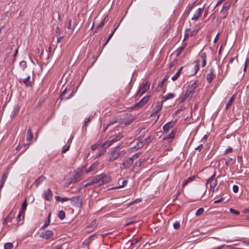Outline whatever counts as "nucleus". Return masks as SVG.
Segmentation results:
<instances>
[{
    "mask_svg": "<svg viewBox=\"0 0 249 249\" xmlns=\"http://www.w3.org/2000/svg\"><path fill=\"white\" fill-rule=\"evenodd\" d=\"M242 243L244 246L249 247V240H245Z\"/></svg>",
    "mask_w": 249,
    "mask_h": 249,
    "instance_id": "obj_57",
    "label": "nucleus"
},
{
    "mask_svg": "<svg viewBox=\"0 0 249 249\" xmlns=\"http://www.w3.org/2000/svg\"><path fill=\"white\" fill-rule=\"evenodd\" d=\"M196 88V85L195 82L191 84L186 91V96H189L191 94H193Z\"/></svg>",
    "mask_w": 249,
    "mask_h": 249,
    "instance_id": "obj_10",
    "label": "nucleus"
},
{
    "mask_svg": "<svg viewBox=\"0 0 249 249\" xmlns=\"http://www.w3.org/2000/svg\"><path fill=\"white\" fill-rule=\"evenodd\" d=\"M55 198L56 201H61L62 202L67 201L69 200V198H68L67 197H61L60 196H55Z\"/></svg>",
    "mask_w": 249,
    "mask_h": 249,
    "instance_id": "obj_25",
    "label": "nucleus"
},
{
    "mask_svg": "<svg viewBox=\"0 0 249 249\" xmlns=\"http://www.w3.org/2000/svg\"><path fill=\"white\" fill-rule=\"evenodd\" d=\"M70 147V144L65 145L63 148L62 152L63 153H65L66 152H67L69 150Z\"/></svg>",
    "mask_w": 249,
    "mask_h": 249,
    "instance_id": "obj_44",
    "label": "nucleus"
},
{
    "mask_svg": "<svg viewBox=\"0 0 249 249\" xmlns=\"http://www.w3.org/2000/svg\"><path fill=\"white\" fill-rule=\"evenodd\" d=\"M19 66L24 70L27 67V63L25 61H21L19 63Z\"/></svg>",
    "mask_w": 249,
    "mask_h": 249,
    "instance_id": "obj_43",
    "label": "nucleus"
},
{
    "mask_svg": "<svg viewBox=\"0 0 249 249\" xmlns=\"http://www.w3.org/2000/svg\"><path fill=\"white\" fill-rule=\"evenodd\" d=\"M43 197L46 200L51 201L53 197V192L50 189H48L43 193Z\"/></svg>",
    "mask_w": 249,
    "mask_h": 249,
    "instance_id": "obj_8",
    "label": "nucleus"
},
{
    "mask_svg": "<svg viewBox=\"0 0 249 249\" xmlns=\"http://www.w3.org/2000/svg\"><path fill=\"white\" fill-rule=\"evenodd\" d=\"M133 120L132 119H131V120H129L128 121H126V122H125L124 124L125 125H129L131 123H132L133 122Z\"/></svg>",
    "mask_w": 249,
    "mask_h": 249,
    "instance_id": "obj_61",
    "label": "nucleus"
},
{
    "mask_svg": "<svg viewBox=\"0 0 249 249\" xmlns=\"http://www.w3.org/2000/svg\"><path fill=\"white\" fill-rule=\"evenodd\" d=\"M141 154H142V153L139 152V153H138L135 154L134 155H133L132 157H131L133 158V160L134 161V159H137L138 157H139L141 155Z\"/></svg>",
    "mask_w": 249,
    "mask_h": 249,
    "instance_id": "obj_49",
    "label": "nucleus"
},
{
    "mask_svg": "<svg viewBox=\"0 0 249 249\" xmlns=\"http://www.w3.org/2000/svg\"><path fill=\"white\" fill-rule=\"evenodd\" d=\"M50 217H51V213L49 214V216L47 218V219L45 220V223L43 225V226L41 227V229H45L50 224Z\"/></svg>",
    "mask_w": 249,
    "mask_h": 249,
    "instance_id": "obj_24",
    "label": "nucleus"
},
{
    "mask_svg": "<svg viewBox=\"0 0 249 249\" xmlns=\"http://www.w3.org/2000/svg\"><path fill=\"white\" fill-rule=\"evenodd\" d=\"M230 5L231 4L229 2L225 3L220 12V16L217 17V19H223L226 18L228 14L227 11L229 9Z\"/></svg>",
    "mask_w": 249,
    "mask_h": 249,
    "instance_id": "obj_1",
    "label": "nucleus"
},
{
    "mask_svg": "<svg viewBox=\"0 0 249 249\" xmlns=\"http://www.w3.org/2000/svg\"><path fill=\"white\" fill-rule=\"evenodd\" d=\"M14 214L12 211L4 219V223H6L9 222H11L12 219L14 218Z\"/></svg>",
    "mask_w": 249,
    "mask_h": 249,
    "instance_id": "obj_17",
    "label": "nucleus"
},
{
    "mask_svg": "<svg viewBox=\"0 0 249 249\" xmlns=\"http://www.w3.org/2000/svg\"><path fill=\"white\" fill-rule=\"evenodd\" d=\"M200 56L202 58V60H206V54L205 53H201Z\"/></svg>",
    "mask_w": 249,
    "mask_h": 249,
    "instance_id": "obj_56",
    "label": "nucleus"
},
{
    "mask_svg": "<svg viewBox=\"0 0 249 249\" xmlns=\"http://www.w3.org/2000/svg\"><path fill=\"white\" fill-rule=\"evenodd\" d=\"M30 76H28L27 78H26L25 79H20L19 82L20 83L23 82L27 86H31V82L30 81Z\"/></svg>",
    "mask_w": 249,
    "mask_h": 249,
    "instance_id": "obj_16",
    "label": "nucleus"
},
{
    "mask_svg": "<svg viewBox=\"0 0 249 249\" xmlns=\"http://www.w3.org/2000/svg\"><path fill=\"white\" fill-rule=\"evenodd\" d=\"M188 97L186 96V94H185L184 97L181 99L180 103H183Z\"/></svg>",
    "mask_w": 249,
    "mask_h": 249,
    "instance_id": "obj_62",
    "label": "nucleus"
},
{
    "mask_svg": "<svg viewBox=\"0 0 249 249\" xmlns=\"http://www.w3.org/2000/svg\"><path fill=\"white\" fill-rule=\"evenodd\" d=\"M98 163H93V164H92V165L89 167V168L88 169H87V170H86L85 171V172H86V173H89V172H91V171H93V170H94V169L95 168H96V167H97V166H98Z\"/></svg>",
    "mask_w": 249,
    "mask_h": 249,
    "instance_id": "obj_22",
    "label": "nucleus"
},
{
    "mask_svg": "<svg viewBox=\"0 0 249 249\" xmlns=\"http://www.w3.org/2000/svg\"><path fill=\"white\" fill-rule=\"evenodd\" d=\"M101 175L97 176L95 178L92 179V182L93 183H98L99 185H101Z\"/></svg>",
    "mask_w": 249,
    "mask_h": 249,
    "instance_id": "obj_19",
    "label": "nucleus"
},
{
    "mask_svg": "<svg viewBox=\"0 0 249 249\" xmlns=\"http://www.w3.org/2000/svg\"><path fill=\"white\" fill-rule=\"evenodd\" d=\"M234 98H235V95H233L230 99V100H229L228 103L226 104V107H225V109L226 110H227L230 107V106L231 105V104H232V103L233 102Z\"/></svg>",
    "mask_w": 249,
    "mask_h": 249,
    "instance_id": "obj_21",
    "label": "nucleus"
},
{
    "mask_svg": "<svg viewBox=\"0 0 249 249\" xmlns=\"http://www.w3.org/2000/svg\"><path fill=\"white\" fill-rule=\"evenodd\" d=\"M92 184H94L93 182H92V180L91 181L88 182L86 183H84V182H83V183H82L84 187H86L89 186Z\"/></svg>",
    "mask_w": 249,
    "mask_h": 249,
    "instance_id": "obj_51",
    "label": "nucleus"
},
{
    "mask_svg": "<svg viewBox=\"0 0 249 249\" xmlns=\"http://www.w3.org/2000/svg\"><path fill=\"white\" fill-rule=\"evenodd\" d=\"M24 213H22V212L19 211L18 216L17 217V220L18 221H20L24 219Z\"/></svg>",
    "mask_w": 249,
    "mask_h": 249,
    "instance_id": "obj_32",
    "label": "nucleus"
},
{
    "mask_svg": "<svg viewBox=\"0 0 249 249\" xmlns=\"http://www.w3.org/2000/svg\"><path fill=\"white\" fill-rule=\"evenodd\" d=\"M175 135V131L173 130L172 131V132H171V133L169 134L166 137V138H164V140H167L169 141H170L174 138Z\"/></svg>",
    "mask_w": 249,
    "mask_h": 249,
    "instance_id": "obj_20",
    "label": "nucleus"
},
{
    "mask_svg": "<svg viewBox=\"0 0 249 249\" xmlns=\"http://www.w3.org/2000/svg\"><path fill=\"white\" fill-rule=\"evenodd\" d=\"M106 18H104L96 27V30L101 28L105 24Z\"/></svg>",
    "mask_w": 249,
    "mask_h": 249,
    "instance_id": "obj_37",
    "label": "nucleus"
},
{
    "mask_svg": "<svg viewBox=\"0 0 249 249\" xmlns=\"http://www.w3.org/2000/svg\"><path fill=\"white\" fill-rule=\"evenodd\" d=\"M127 181L126 180H123L122 182V184L120 185V186L118 187H116L115 188H121L126 185L127 184Z\"/></svg>",
    "mask_w": 249,
    "mask_h": 249,
    "instance_id": "obj_46",
    "label": "nucleus"
},
{
    "mask_svg": "<svg viewBox=\"0 0 249 249\" xmlns=\"http://www.w3.org/2000/svg\"><path fill=\"white\" fill-rule=\"evenodd\" d=\"M18 111V109H17L16 108H14V109L13 110L12 113H11V116L12 118L15 117L17 115Z\"/></svg>",
    "mask_w": 249,
    "mask_h": 249,
    "instance_id": "obj_40",
    "label": "nucleus"
},
{
    "mask_svg": "<svg viewBox=\"0 0 249 249\" xmlns=\"http://www.w3.org/2000/svg\"><path fill=\"white\" fill-rule=\"evenodd\" d=\"M142 237H140L138 239H135L133 240H132L130 243V246H133L136 245L139 241L141 240Z\"/></svg>",
    "mask_w": 249,
    "mask_h": 249,
    "instance_id": "obj_41",
    "label": "nucleus"
},
{
    "mask_svg": "<svg viewBox=\"0 0 249 249\" xmlns=\"http://www.w3.org/2000/svg\"><path fill=\"white\" fill-rule=\"evenodd\" d=\"M134 161L132 158H128L125 160L122 164L121 169H127L132 165Z\"/></svg>",
    "mask_w": 249,
    "mask_h": 249,
    "instance_id": "obj_4",
    "label": "nucleus"
},
{
    "mask_svg": "<svg viewBox=\"0 0 249 249\" xmlns=\"http://www.w3.org/2000/svg\"><path fill=\"white\" fill-rule=\"evenodd\" d=\"M8 177V173H5L3 174L2 175V178H1V184H0V188H1L3 186V184L7 178Z\"/></svg>",
    "mask_w": 249,
    "mask_h": 249,
    "instance_id": "obj_28",
    "label": "nucleus"
},
{
    "mask_svg": "<svg viewBox=\"0 0 249 249\" xmlns=\"http://www.w3.org/2000/svg\"><path fill=\"white\" fill-rule=\"evenodd\" d=\"M117 28H116L109 35V36L108 37V39L107 40V41L106 42V43H105V45H107V44L108 42V41H109V40L111 39V38L112 37V36L113 35L114 32H115V31L116 30Z\"/></svg>",
    "mask_w": 249,
    "mask_h": 249,
    "instance_id": "obj_42",
    "label": "nucleus"
},
{
    "mask_svg": "<svg viewBox=\"0 0 249 249\" xmlns=\"http://www.w3.org/2000/svg\"><path fill=\"white\" fill-rule=\"evenodd\" d=\"M111 143L109 141H107L105 142L103 144H102V147L103 149H106V148L109 147L111 145Z\"/></svg>",
    "mask_w": 249,
    "mask_h": 249,
    "instance_id": "obj_34",
    "label": "nucleus"
},
{
    "mask_svg": "<svg viewBox=\"0 0 249 249\" xmlns=\"http://www.w3.org/2000/svg\"><path fill=\"white\" fill-rule=\"evenodd\" d=\"M232 160V159L231 158L228 157L227 158V160L226 161V164L228 165L230 163V162Z\"/></svg>",
    "mask_w": 249,
    "mask_h": 249,
    "instance_id": "obj_60",
    "label": "nucleus"
},
{
    "mask_svg": "<svg viewBox=\"0 0 249 249\" xmlns=\"http://www.w3.org/2000/svg\"><path fill=\"white\" fill-rule=\"evenodd\" d=\"M177 63L176 60H174L173 61L171 62L169 64V67L170 69H171L172 67H173Z\"/></svg>",
    "mask_w": 249,
    "mask_h": 249,
    "instance_id": "obj_54",
    "label": "nucleus"
},
{
    "mask_svg": "<svg viewBox=\"0 0 249 249\" xmlns=\"http://www.w3.org/2000/svg\"><path fill=\"white\" fill-rule=\"evenodd\" d=\"M120 148V146H117L112 148L110 151V154H116L117 150Z\"/></svg>",
    "mask_w": 249,
    "mask_h": 249,
    "instance_id": "obj_45",
    "label": "nucleus"
},
{
    "mask_svg": "<svg viewBox=\"0 0 249 249\" xmlns=\"http://www.w3.org/2000/svg\"><path fill=\"white\" fill-rule=\"evenodd\" d=\"M33 135L32 133V131L30 128H29L27 133V137L26 139L28 141H30L33 139Z\"/></svg>",
    "mask_w": 249,
    "mask_h": 249,
    "instance_id": "obj_23",
    "label": "nucleus"
},
{
    "mask_svg": "<svg viewBox=\"0 0 249 249\" xmlns=\"http://www.w3.org/2000/svg\"><path fill=\"white\" fill-rule=\"evenodd\" d=\"M154 138V136L150 135L147 138L144 139L142 142H143V143H149L151 142Z\"/></svg>",
    "mask_w": 249,
    "mask_h": 249,
    "instance_id": "obj_31",
    "label": "nucleus"
},
{
    "mask_svg": "<svg viewBox=\"0 0 249 249\" xmlns=\"http://www.w3.org/2000/svg\"><path fill=\"white\" fill-rule=\"evenodd\" d=\"M213 78V74L212 71H211L210 73H208L206 76V79L207 81L210 83H211Z\"/></svg>",
    "mask_w": 249,
    "mask_h": 249,
    "instance_id": "obj_27",
    "label": "nucleus"
},
{
    "mask_svg": "<svg viewBox=\"0 0 249 249\" xmlns=\"http://www.w3.org/2000/svg\"><path fill=\"white\" fill-rule=\"evenodd\" d=\"M149 96H146L142 98L139 102L136 103L134 107H132V108L141 107L144 106L149 100Z\"/></svg>",
    "mask_w": 249,
    "mask_h": 249,
    "instance_id": "obj_3",
    "label": "nucleus"
},
{
    "mask_svg": "<svg viewBox=\"0 0 249 249\" xmlns=\"http://www.w3.org/2000/svg\"><path fill=\"white\" fill-rule=\"evenodd\" d=\"M13 248V245L12 243H6L4 244V249H12Z\"/></svg>",
    "mask_w": 249,
    "mask_h": 249,
    "instance_id": "obj_35",
    "label": "nucleus"
},
{
    "mask_svg": "<svg viewBox=\"0 0 249 249\" xmlns=\"http://www.w3.org/2000/svg\"><path fill=\"white\" fill-rule=\"evenodd\" d=\"M175 94H174L173 93H168L167 94H166V95L163 96V98L164 99V101L174 98L175 97Z\"/></svg>",
    "mask_w": 249,
    "mask_h": 249,
    "instance_id": "obj_29",
    "label": "nucleus"
},
{
    "mask_svg": "<svg viewBox=\"0 0 249 249\" xmlns=\"http://www.w3.org/2000/svg\"><path fill=\"white\" fill-rule=\"evenodd\" d=\"M116 123H118L117 120L115 119L114 120L110 121L108 124L107 125V127H108L109 125H112Z\"/></svg>",
    "mask_w": 249,
    "mask_h": 249,
    "instance_id": "obj_53",
    "label": "nucleus"
},
{
    "mask_svg": "<svg viewBox=\"0 0 249 249\" xmlns=\"http://www.w3.org/2000/svg\"><path fill=\"white\" fill-rule=\"evenodd\" d=\"M123 136L121 135H118L115 138H114L111 140L109 141L111 142V144H112L114 142H116L119 140H120Z\"/></svg>",
    "mask_w": 249,
    "mask_h": 249,
    "instance_id": "obj_26",
    "label": "nucleus"
},
{
    "mask_svg": "<svg viewBox=\"0 0 249 249\" xmlns=\"http://www.w3.org/2000/svg\"><path fill=\"white\" fill-rule=\"evenodd\" d=\"M27 206V203L26 202V200H25L22 204L21 208L20 210V211L22 212V213H25V211L26 209Z\"/></svg>",
    "mask_w": 249,
    "mask_h": 249,
    "instance_id": "obj_33",
    "label": "nucleus"
},
{
    "mask_svg": "<svg viewBox=\"0 0 249 249\" xmlns=\"http://www.w3.org/2000/svg\"><path fill=\"white\" fill-rule=\"evenodd\" d=\"M125 154V151H124V150L120 151L116 154H113L109 158L108 161L110 162H112L117 160L119 157L120 156L124 155Z\"/></svg>",
    "mask_w": 249,
    "mask_h": 249,
    "instance_id": "obj_9",
    "label": "nucleus"
},
{
    "mask_svg": "<svg viewBox=\"0 0 249 249\" xmlns=\"http://www.w3.org/2000/svg\"><path fill=\"white\" fill-rule=\"evenodd\" d=\"M68 23H69V25L67 27L68 29H73V28H72V27H71V19H68Z\"/></svg>",
    "mask_w": 249,
    "mask_h": 249,
    "instance_id": "obj_52",
    "label": "nucleus"
},
{
    "mask_svg": "<svg viewBox=\"0 0 249 249\" xmlns=\"http://www.w3.org/2000/svg\"><path fill=\"white\" fill-rule=\"evenodd\" d=\"M101 184H104L109 182L110 180V177L105 175H101Z\"/></svg>",
    "mask_w": 249,
    "mask_h": 249,
    "instance_id": "obj_13",
    "label": "nucleus"
},
{
    "mask_svg": "<svg viewBox=\"0 0 249 249\" xmlns=\"http://www.w3.org/2000/svg\"><path fill=\"white\" fill-rule=\"evenodd\" d=\"M204 211V210L202 208L198 209L196 213V216H199L201 215L203 213Z\"/></svg>",
    "mask_w": 249,
    "mask_h": 249,
    "instance_id": "obj_38",
    "label": "nucleus"
},
{
    "mask_svg": "<svg viewBox=\"0 0 249 249\" xmlns=\"http://www.w3.org/2000/svg\"><path fill=\"white\" fill-rule=\"evenodd\" d=\"M174 123L172 122H169L165 124L163 126L164 131L167 132L170 128H172L174 126Z\"/></svg>",
    "mask_w": 249,
    "mask_h": 249,
    "instance_id": "obj_12",
    "label": "nucleus"
},
{
    "mask_svg": "<svg viewBox=\"0 0 249 249\" xmlns=\"http://www.w3.org/2000/svg\"><path fill=\"white\" fill-rule=\"evenodd\" d=\"M58 216L61 220L63 219L65 217V213L63 211H60L58 213Z\"/></svg>",
    "mask_w": 249,
    "mask_h": 249,
    "instance_id": "obj_36",
    "label": "nucleus"
},
{
    "mask_svg": "<svg viewBox=\"0 0 249 249\" xmlns=\"http://www.w3.org/2000/svg\"><path fill=\"white\" fill-rule=\"evenodd\" d=\"M173 227L175 229L178 230L180 227V224L178 222L176 221L173 224Z\"/></svg>",
    "mask_w": 249,
    "mask_h": 249,
    "instance_id": "obj_47",
    "label": "nucleus"
},
{
    "mask_svg": "<svg viewBox=\"0 0 249 249\" xmlns=\"http://www.w3.org/2000/svg\"><path fill=\"white\" fill-rule=\"evenodd\" d=\"M46 179V177L44 176H41L38 178H37L35 182V184L36 185V187H37L40 184H41L43 181H44Z\"/></svg>",
    "mask_w": 249,
    "mask_h": 249,
    "instance_id": "obj_15",
    "label": "nucleus"
},
{
    "mask_svg": "<svg viewBox=\"0 0 249 249\" xmlns=\"http://www.w3.org/2000/svg\"><path fill=\"white\" fill-rule=\"evenodd\" d=\"M203 148V145L202 144L198 145L197 147L195 148L196 150H198L199 151L201 150Z\"/></svg>",
    "mask_w": 249,
    "mask_h": 249,
    "instance_id": "obj_59",
    "label": "nucleus"
},
{
    "mask_svg": "<svg viewBox=\"0 0 249 249\" xmlns=\"http://www.w3.org/2000/svg\"><path fill=\"white\" fill-rule=\"evenodd\" d=\"M67 92V89H66L61 94L60 98L61 100H62L63 99V96L66 94V93Z\"/></svg>",
    "mask_w": 249,
    "mask_h": 249,
    "instance_id": "obj_55",
    "label": "nucleus"
},
{
    "mask_svg": "<svg viewBox=\"0 0 249 249\" xmlns=\"http://www.w3.org/2000/svg\"><path fill=\"white\" fill-rule=\"evenodd\" d=\"M74 205L76 206H81L82 204V199H80L79 196H73L71 198L69 199Z\"/></svg>",
    "mask_w": 249,
    "mask_h": 249,
    "instance_id": "obj_6",
    "label": "nucleus"
},
{
    "mask_svg": "<svg viewBox=\"0 0 249 249\" xmlns=\"http://www.w3.org/2000/svg\"><path fill=\"white\" fill-rule=\"evenodd\" d=\"M144 143L143 142H137L136 145H135L133 149H139L143 146Z\"/></svg>",
    "mask_w": 249,
    "mask_h": 249,
    "instance_id": "obj_30",
    "label": "nucleus"
},
{
    "mask_svg": "<svg viewBox=\"0 0 249 249\" xmlns=\"http://www.w3.org/2000/svg\"><path fill=\"white\" fill-rule=\"evenodd\" d=\"M232 151V148L231 147H229L227 148L225 151V154H227L229 152H231Z\"/></svg>",
    "mask_w": 249,
    "mask_h": 249,
    "instance_id": "obj_63",
    "label": "nucleus"
},
{
    "mask_svg": "<svg viewBox=\"0 0 249 249\" xmlns=\"http://www.w3.org/2000/svg\"><path fill=\"white\" fill-rule=\"evenodd\" d=\"M203 11V8H199L197 9L193 17H192V20L195 21L197 20L200 17H201Z\"/></svg>",
    "mask_w": 249,
    "mask_h": 249,
    "instance_id": "obj_11",
    "label": "nucleus"
},
{
    "mask_svg": "<svg viewBox=\"0 0 249 249\" xmlns=\"http://www.w3.org/2000/svg\"><path fill=\"white\" fill-rule=\"evenodd\" d=\"M167 78H166L165 77L162 80V81L160 82V83L159 84V86L160 87H162V86L164 85L165 82L166 81V80H167Z\"/></svg>",
    "mask_w": 249,
    "mask_h": 249,
    "instance_id": "obj_58",
    "label": "nucleus"
},
{
    "mask_svg": "<svg viewBox=\"0 0 249 249\" xmlns=\"http://www.w3.org/2000/svg\"><path fill=\"white\" fill-rule=\"evenodd\" d=\"M150 85V83L148 81H147L146 83H145L144 84H143L140 87L139 92L142 91V93L141 94V96L142 94H143L144 93H145V92H146L147 91H148L149 90Z\"/></svg>",
    "mask_w": 249,
    "mask_h": 249,
    "instance_id": "obj_7",
    "label": "nucleus"
},
{
    "mask_svg": "<svg viewBox=\"0 0 249 249\" xmlns=\"http://www.w3.org/2000/svg\"><path fill=\"white\" fill-rule=\"evenodd\" d=\"M239 190V187L236 185H234L232 187V190L234 193H237Z\"/></svg>",
    "mask_w": 249,
    "mask_h": 249,
    "instance_id": "obj_50",
    "label": "nucleus"
},
{
    "mask_svg": "<svg viewBox=\"0 0 249 249\" xmlns=\"http://www.w3.org/2000/svg\"><path fill=\"white\" fill-rule=\"evenodd\" d=\"M163 102H158L155 108L153 109L155 113H157L160 111L162 108Z\"/></svg>",
    "mask_w": 249,
    "mask_h": 249,
    "instance_id": "obj_14",
    "label": "nucleus"
},
{
    "mask_svg": "<svg viewBox=\"0 0 249 249\" xmlns=\"http://www.w3.org/2000/svg\"><path fill=\"white\" fill-rule=\"evenodd\" d=\"M230 211L231 213H234L236 215H238L240 213V212L238 211H236L233 209L231 208L230 209Z\"/></svg>",
    "mask_w": 249,
    "mask_h": 249,
    "instance_id": "obj_48",
    "label": "nucleus"
},
{
    "mask_svg": "<svg viewBox=\"0 0 249 249\" xmlns=\"http://www.w3.org/2000/svg\"><path fill=\"white\" fill-rule=\"evenodd\" d=\"M53 235V232L51 230H46L44 232H42L40 235V237L41 238L45 239H49L51 237H52Z\"/></svg>",
    "mask_w": 249,
    "mask_h": 249,
    "instance_id": "obj_5",
    "label": "nucleus"
},
{
    "mask_svg": "<svg viewBox=\"0 0 249 249\" xmlns=\"http://www.w3.org/2000/svg\"><path fill=\"white\" fill-rule=\"evenodd\" d=\"M183 67H181L177 71V72L176 73V74L172 77V80L173 81L176 80L178 77L179 76L180 73L181 72V71L182 70Z\"/></svg>",
    "mask_w": 249,
    "mask_h": 249,
    "instance_id": "obj_18",
    "label": "nucleus"
},
{
    "mask_svg": "<svg viewBox=\"0 0 249 249\" xmlns=\"http://www.w3.org/2000/svg\"><path fill=\"white\" fill-rule=\"evenodd\" d=\"M215 174L214 173L207 180V184L210 185V190L214 192V188L217 184V180L215 178Z\"/></svg>",
    "mask_w": 249,
    "mask_h": 249,
    "instance_id": "obj_2",
    "label": "nucleus"
},
{
    "mask_svg": "<svg viewBox=\"0 0 249 249\" xmlns=\"http://www.w3.org/2000/svg\"><path fill=\"white\" fill-rule=\"evenodd\" d=\"M186 45H187V44L186 43H185L181 47H179L178 49V55L179 54L183 51V50L186 47Z\"/></svg>",
    "mask_w": 249,
    "mask_h": 249,
    "instance_id": "obj_39",
    "label": "nucleus"
},
{
    "mask_svg": "<svg viewBox=\"0 0 249 249\" xmlns=\"http://www.w3.org/2000/svg\"><path fill=\"white\" fill-rule=\"evenodd\" d=\"M195 178V176L191 177L187 179V180L188 181V182H191V181H193V180L194 179V178Z\"/></svg>",
    "mask_w": 249,
    "mask_h": 249,
    "instance_id": "obj_64",
    "label": "nucleus"
}]
</instances>
